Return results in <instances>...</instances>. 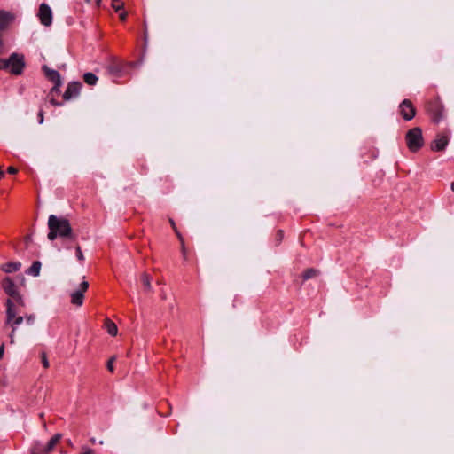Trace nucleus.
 Returning a JSON list of instances; mask_svg holds the SVG:
<instances>
[{
	"label": "nucleus",
	"mask_w": 454,
	"mask_h": 454,
	"mask_svg": "<svg viewBox=\"0 0 454 454\" xmlns=\"http://www.w3.org/2000/svg\"><path fill=\"white\" fill-rule=\"evenodd\" d=\"M426 111L427 114H442L444 107L439 98H433L426 103Z\"/></svg>",
	"instance_id": "1a4fd4ad"
},
{
	"label": "nucleus",
	"mask_w": 454,
	"mask_h": 454,
	"mask_svg": "<svg viewBox=\"0 0 454 454\" xmlns=\"http://www.w3.org/2000/svg\"><path fill=\"white\" fill-rule=\"evenodd\" d=\"M449 143V137L446 135L438 134L431 143V150L434 152H442L445 149Z\"/></svg>",
	"instance_id": "9d476101"
},
{
	"label": "nucleus",
	"mask_w": 454,
	"mask_h": 454,
	"mask_svg": "<svg viewBox=\"0 0 454 454\" xmlns=\"http://www.w3.org/2000/svg\"><path fill=\"white\" fill-rule=\"evenodd\" d=\"M42 69L46 78L54 83V89L61 85V76L58 71L51 69L46 65L43 66Z\"/></svg>",
	"instance_id": "6e6552de"
},
{
	"label": "nucleus",
	"mask_w": 454,
	"mask_h": 454,
	"mask_svg": "<svg viewBox=\"0 0 454 454\" xmlns=\"http://www.w3.org/2000/svg\"><path fill=\"white\" fill-rule=\"evenodd\" d=\"M14 20V16L9 12L0 10V29H5Z\"/></svg>",
	"instance_id": "ddd939ff"
},
{
	"label": "nucleus",
	"mask_w": 454,
	"mask_h": 454,
	"mask_svg": "<svg viewBox=\"0 0 454 454\" xmlns=\"http://www.w3.org/2000/svg\"><path fill=\"white\" fill-rule=\"evenodd\" d=\"M126 18H127V12H121L120 14V19L121 21H124L126 20Z\"/></svg>",
	"instance_id": "72a5a7b5"
},
{
	"label": "nucleus",
	"mask_w": 454,
	"mask_h": 454,
	"mask_svg": "<svg viewBox=\"0 0 454 454\" xmlns=\"http://www.w3.org/2000/svg\"><path fill=\"white\" fill-rule=\"evenodd\" d=\"M405 141L408 149L416 153L420 150L424 145V138L422 136V130L419 127H415L407 131L405 135Z\"/></svg>",
	"instance_id": "f03ea898"
},
{
	"label": "nucleus",
	"mask_w": 454,
	"mask_h": 454,
	"mask_svg": "<svg viewBox=\"0 0 454 454\" xmlns=\"http://www.w3.org/2000/svg\"><path fill=\"white\" fill-rule=\"evenodd\" d=\"M62 438V434H56L48 442L45 446H36L34 449V454H49L51 453L56 445L59 442Z\"/></svg>",
	"instance_id": "39448f33"
},
{
	"label": "nucleus",
	"mask_w": 454,
	"mask_h": 454,
	"mask_svg": "<svg viewBox=\"0 0 454 454\" xmlns=\"http://www.w3.org/2000/svg\"><path fill=\"white\" fill-rule=\"evenodd\" d=\"M170 223H171L172 227L174 228V230H176L175 223L172 219H170Z\"/></svg>",
	"instance_id": "a19ab883"
},
{
	"label": "nucleus",
	"mask_w": 454,
	"mask_h": 454,
	"mask_svg": "<svg viewBox=\"0 0 454 454\" xmlns=\"http://www.w3.org/2000/svg\"><path fill=\"white\" fill-rule=\"evenodd\" d=\"M25 241H26L27 243L31 242V241H32V238H31V236H30V235H27V236L25 238Z\"/></svg>",
	"instance_id": "58836bf2"
},
{
	"label": "nucleus",
	"mask_w": 454,
	"mask_h": 454,
	"mask_svg": "<svg viewBox=\"0 0 454 454\" xmlns=\"http://www.w3.org/2000/svg\"><path fill=\"white\" fill-rule=\"evenodd\" d=\"M175 231H176V236H177L178 239L180 240L181 244H182V243H184V238H183V236L181 235V233H180L177 230H175Z\"/></svg>",
	"instance_id": "473e14b6"
},
{
	"label": "nucleus",
	"mask_w": 454,
	"mask_h": 454,
	"mask_svg": "<svg viewBox=\"0 0 454 454\" xmlns=\"http://www.w3.org/2000/svg\"><path fill=\"white\" fill-rule=\"evenodd\" d=\"M440 116H441V115H436V116L434 118L433 121H434V123H438V122L440 121Z\"/></svg>",
	"instance_id": "4c0bfd02"
},
{
	"label": "nucleus",
	"mask_w": 454,
	"mask_h": 454,
	"mask_svg": "<svg viewBox=\"0 0 454 454\" xmlns=\"http://www.w3.org/2000/svg\"><path fill=\"white\" fill-rule=\"evenodd\" d=\"M141 281L147 292L152 291L151 277L146 272L141 274Z\"/></svg>",
	"instance_id": "aec40b11"
},
{
	"label": "nucleus",
	"mask_w": 454,
	"mask_h": 454,
	"mask_svg": "<svg viewBox=\"0 0 454 454\" xmlns=\"http://www.w3.org/2000/svg\"><path fill=\"white\" fill-rule=\"evenodd\" d=\"M319 274H320L319 270H317V269H314V268H309V269H307L303 272L302 279L305 281V280H308L309 278L317 277Z\"/></svg>",
	"instance_id": "a211bd4d"
},
{
	"label": "nucleus",
	"mask_w": 454,
	"mask_h": 454,
	"mask_svg": "<svg viewBox=\"0 0 454 454\" xmlns=\"http://www.w3.org/2000/svg\"><path fill=\"white\" fill-rule=\"evenodd\" d=\"M7 64V69H10V73L15 75L21 74L25 67L24 56L12 53L9 59H5Z\"/></svg>",
	"instance_id": "7ed1b4c3"
},
{
	"label": "nucleus",
	"mask_w": 454,
	"mask_h": 454,
	"mask_svg": "<svg viewBox=\"0 0 454 454\" xmlns=\"http://www.w3.org/2000/svg\"><path fill=\"white\" fill-rule=\"evenodd\" d=\"M43 116L44 115H39V123H42L43 121Z\"/></svg>",
	"instance_id": "ea45409f"
},
{
	"label": "nucleus",
	"mask_w": 454,
	"mask_h": 454,
	"mask_svg": "<svg viewBox=\"0 0 454 454\" xmlns=\"http://www.w3.org/2000/svg\"><path fill=\"white\" fill-rule=\"evenodd\" d=\"M7 172H8L9 174H11V175H14V174H16V173L18 172V169H17L16 168H14V167H12V166H11V167H9V168H7Z\"/></svg>",
	"instance_id": "7c9ffc66"
},
{
	"label": "nucleus",
	"mask_w": 454,
	"mask_h": 454,
	"mask_svg": "<svg viewBox=\"0 0 454 454\" xmlns=\"http://www.w3.org/2000/svg\"><path fill=\"white\" fill-rule=\"evenodd\" d=\"M450 187H451L452 192H454V182L451 184Z\"/></svg>",
	"instance_id": "79ce46f5"
},
{
	"label": "nucleus",
	"mask_w": 454,
	"mask_h": 454,
	"mask_svg": "<svg viewBox=\"0 0 454 454\" xmlns=\"http://www.w3.org/2000/svg\"><path fill=\"white\" fill-rule=\"evenodd\" d=\"M22 322H23V317H21V316L16 317L15 316V318L10 324L12 325V331L11 335H10L11 338H12V336H13V333H14V332L16 330V326L18 325L21 324Z\"/></svg>",
	"instance_id": "4be33fe9"
},
{
	"label": "nucleus",
	"mask_w": 454,
	"mask_h": 454,
	"mask_svg": "<svg viewBox=\"0 0 454 454\" xmlns=\"http://www.w3.org/2000/svg\"><path fill=\"white\" fill-rule=\"evenodd\" d=\"M41 270V262L35 261L32 265L26 270V273L32 276H38Z\"/></svg>",
	"instance_id": "f3484780"
},
{
	"label": "nucleus",
	"mask_w": 454,
	"mask_h": 454,
	"mask_svg": "<svg viewBox=\"0 0 454 454\" xmlns=\"http://www.w3.org/2000/svg\"><path fill=\"white\" fill-rule=\"evenodd\" d=\"M147 39H148V30H147L146 23H145L144 24V40H145V43L147 42Z\"/></svg>",
	"instance_id": "cd10ccee"
},
{
	"label": "nucleus",
	"mask_w": 454,
	"mask_h": 454,
	"mask_svg": "<svg viewBox=\"0 0 454 454\" xmlns=\"http://www.w3.org/2000/svg\"><path fill=\"white\" fill-rule=\"evenodd\" d=\"M89 288V283L83 280L80 285L79 288L71 293V303L74 306L80 307L83 303L84 293Z\"/></svg>",
	"instance_id": "20e7f679"
},
{
	"label": "nucleus",
	"mask_w": 454,
	"mask_h": 454,
	"mask_svg": "<svg viewBox=\"0 0 454 454\" xmlns=\"http://www.w3.org/2000/svg\"><path fill=\"white\" fill-rule=\"evenodd\" d=\"M4 345H2V346L0 347V358H2V357H3V356H4Z\"/></svg>",
	"instance_id": "c9c22d12"
},
{
	"label": "nucleus",
	"mask_w": 454,
	"mask_h": 454,
	"mask_svg": "<svg viewBox=\"0 0 454 454\" xmlns=\"http://www.w3.org/2000/svg\"><path fill=\"white\" fill-rule=\"evenodd\" d=\"M34 319H35V317H34V316H28V317H27V322H28V323H32V322L34 321Z\"/></svg>",
	"instance_id": "e433bc0d"
},
{
	"label": "nucleus",
	"mask_w": 454,
	"mask_h": 454,
	"mask_svg": "<svg viewBox=\"0 0 454 454\" xmlns=\"http://www.w3.org/2000/svg\"><path fill=\"white\" fill-rule=\"evenodd\" d=\"M181 249H182L183 256L186 260L187 259V254H186L187 253H186V249H185V247H184V243L181 244Z\"/></svg>",
	"instance_id": "2f4dec72"
},
{
	"label": "nucleus",
	"mask_w": 454,
	"mask_h": 454,
	"mask_svg": "<svg viewBox=\"0 0 454 454\" xmlns=\"http://www.w3.org/2000/svg\"><path fill=\"white\" fill-rule=\"evenodd\" d=\"M105 327H106L107 333L111 336H116L117 335V333H118L117 325L111 319H109V318H106L105 319Z\"/></svg>",
	"instance_id": "dca6fc26"
},
{
	"label": "nucleus",
	"mask_w": 454,
	"mask_h": 454,
	"mask_svg": "<svg viewBox=\"0 0 454 454\" xmlns=\"http://www.w3.org/2000/svg\"><path fill=\"white\" fill-rule=\"evenodd\" d=\"M82 87V84L80 82H69L63 94V99L68 101L76 98L80 95Z\"/></svg>",
	"instance_id": "423d86ee"
},
{
	"label": "nucleus",
	"mask_w": 454,
	"mask_h": 454,
	"mask_svg": "<svg viewBox=\"0 0 454 454\" xmlns=\"http://www.w3.org/2000/svg\"><path fill=\"white\" fill-rule=\"evenodd\" d=\"M112 6L118 12L123 7V3L121 0H117V2L113 1Z\"/></svg>",
	"instance_id": "393cba45"
},
{
	"label": "nucleus",
	"mask_w": 454,
	"mask_h": 454,
	"mask_svg": "<svg viewBox=\"0 0 454 454\" xmlns=\"http://www.w3.org/2000/svg\"><path fill=\"white\" fill-rule=\"evenodd\" d=\"M21 267L19 262H10L1 266V270L6 273H12L18 271Z\"/></svg>",
	"instance_id": "2eb2a0df"
},
{
	"label": "nucleus",
	"mask_w": 454,
	"mask_h": 454,
	"mask_svg": "<svg viewBox=\"0 0 454 454\" xmlns=\"http://www.w3.org/2000/svg\"><path fill=\"white\" fill-rule=\"evenodd\" d=\"M8 299H12L13 303L17 306H25L24 300L19 292L14 294L13 295H10Z\"/></svg>",
	"instance_id": "412c9836"
},
{
	"label": "nucleus",
	"mask_w": 454,
	"mask_h": 454,
	"mask_svg": "<svg viewBox=\"0 0 454 454\" xmlns=\"http://www.w3.org/2000/svg\"><path fill=\"white\" fill-rule=\"evenodd\" d=\"M284 237V232L282 230H278L277 232V240L278 242H281Z\"/></svg>",
	"instance_id": "bb28decb"
},
{
	"label": "nucleus",
	"mask_w": 454,
	"mask_h": 454,
	"mask_svg": "<svg viewBox=\"0 0 454 454\" xmlns=\"http://www.w3.org/2000/svg\"><path fill=\"white\" fill-rule=\"evenodd\" d=\"M41 359H42V364H43V368H45V369L49 368L50 364H49V361H48L45 352L42 353Z\"/></svg>",
	"instance_id": "b1692460"
},
{
	"label": "nucleus",
	"mask_w": 454,
	"mask_h": 454,
	"mask_svg": "<svg viewBox=\"0 0 454 454\" xmlns=\"http://www.w3.org/2000/svg\"><path fill=\"white\" fill-rule=\"evenodd\" d=\"M90 442H91L92 443H94V442H95V439H94V438L90 439Z\"/></svg>",
	"instance_id": "37998d69"
},
{
	"label": "nucleus",
	"mask_w": 454,
	"mask_h": 454,
	"mask_svg": "<svg viewBox=\"0 0 454 454\" xmlns=\"http://www.w3.org/2000/svg\"><path fill=\"white\" fill-rule=\"evenodd\" d=\"M83 81L88 85H91L92 86V85H95L98 82V78L93 73L88 72V73H85L83 74Z\"/></svg>",
	"instance_id": "6ab92c4d"
},
{
	"label": "nucleus",
	"mask_w": 454,
	"mask_h": 454,
	"mask_svg": "<svg viewBox=\"0 0 454 454\" xmlns=\"http://www.w3.org/2000/svg\"><path fill=\"white\" fill-rule=\"evenodd\" d=\"M400 114H416L412 103L409 99H404L399 106Z\"/></svg>",
	"instance_id": "4468645a"
},
{
	"label": "nucleus",
	"mask_w": 454,
	"mask_h": 454,
	"mask_svg": "<svg viewBox=\"0 0 454 454\" xmlns=\"http://www.w3.org/2000/svg\"><path fill=\"white\" fill-rule=\"evenodd\" d=\"M82 450L80 454H94V450L90 448L82 447Z\"/></svg>",
	"instance_id": "c85d7f7f"
},
{
	"label": "nucleus",
	"mask_w": 454,
	"mask_h": 454,
	"mask_svg": "<svg viewBox=\"0 0 454 454\" xmlns=\"http://www.w3.org/2000/svg\"><path fill=\"white\" fill-rule=\"evenodd\" d=\"M2 288L4 289V293L10 296L13 295L14 294L18 293V289L12 279L9 277H6L2 281Z\"/></svg>",
	"instance_id": "9b49d317"
},
{
	"label": "nucleus",
	"mask_w": 454,
	"mask_h": 454,
	"mask_svg": "<svg viewBox=\"0 0 454 454\" xmlns=\"http://www.w3.org/2000/svg\"><path fill=\"white\" fill-rule=\"evenodd\" d=\"M49 232L47 238L53 241L57 238L68 240H75L77 235L74 232L70 222L63 217L51 215L48 218Z\"/></svg>",
	"instance_id": "f257e3e1"
},
{
	"label": "nucleus",
	"mask_w": 454,
	"mask_h": 454,
	"mask_svg": "<svg viewBox=\"0 0 454 454\" xmlns=\"http://www.w3.org/2000/svg\"><path fill=\"white\" fill-rule=\"evenodd\" d=\"M116 357L114 356L110 357V359L107 362L106 367L109 372H114V362L115 361Z\"/></svg>",
	"instance_id": "5701e85b"
},
{
	"label": "nucleus",
	"mask_w": 454,
	"mask_h": 454,
	"mask_svg": "<svg viewBox=\"0 0 454 454\" xmlns=\"http://www.w3.org/2000/svg\"><path fill=\"white\" fill-rule=\"evenodd\" d=\"M7 69V64L4 59H0V70Z\"/></svg>",
	"instance_id": "c756f323"
},
{
	"label": "nucleus",
	"mask_w": 454,
	"mask_h": 454,
	"mask_svg": "<svg viewBox=\"0 0 454 454\" xmlns=\"http://www.w3.org/2000/svg\"><path fill=\"white\" fill-rule=\"evenodd\" d=\"M38 17L43 26H50L52 22V12L48 4L43 3L39 6Z\"/></svg>",
	"instance_id": "0eeeda50"
},
{
	"label": "nucleus",
	"mask_w": 454,
	"mask_h": 454,
	"mask_svg": "<svg viewBox=\"0 0 454 454\" xmlns=\"http://www.w3.org/2000/svg\"><path fill=\"white\" fill-rule=\"evenodd\" d=\"M403 116L404 120H406V121H411V120H412V119H413V117H414L415 115H403Z\"/></svg>",
	"instance_id": "f704fd0d"
},
{
	"label": "nucleus",
	"mask_w": 454,
	"mask_h": 454,
	"mask_svg": "<svg viewBox=\"0 0 454 454\" xmlns=\"http://www.w3.org/2000/svg\"><path fill=\"white\" fill-rule=\"evenodd\" d=\"M85 1L88 2V3L90 2V0H85Z\"/></svg>",
	"instance_id": "c03bdc74"
},
{
	"label": "nucleus",
	"mask_w": 454,
	"mask_h": 454,
	"mask_svg": "<svg viewBox=\"0 0 454 454\" xmlns=\"http://www.w3.org/2000/svg\"><path fill=\"white\" fill-rule=\"evenodd\" d=\"M75 252H76L77 259L79 261H83L84 260V256H83V254L82 252L81 247L79 245H77L75 247Z\"/></svg>",
	"instance_id": "a878e982"
},
{
	"label": "nucleus",
	"mask_w": 454,
	"mask_h": 454,
	"mask_svg": "<svg viewBox=\"0 0 454 454\" xmlns=\"http://www.w3.org/2000/svg\"><path fill=\"white\" fill-rule=\"evenodd\" d=\"M6 324H11L17 315V309L12 299H7L6 301Z\"/></svg>",
	"instance_id": "f8f14e48"
}]
</instances>
